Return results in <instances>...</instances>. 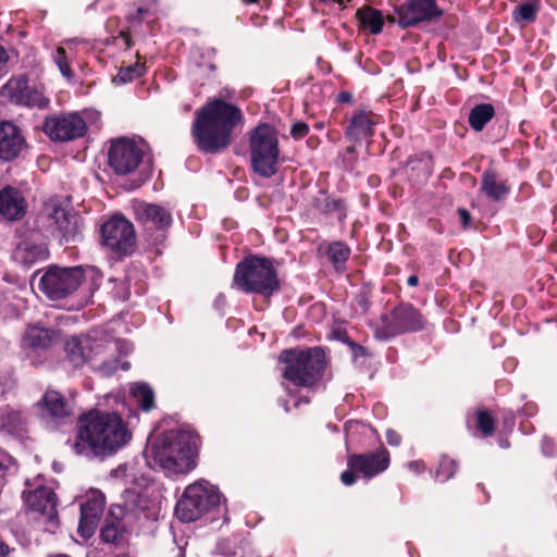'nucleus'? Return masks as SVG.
<instances>
[{"label":"nucleus","instance_id":"1","mask_svg":"<svg viewBox=\"0 0 557 557\" xmlns=\"http://www.w3.org/2000/svg\"><path fill=\"white\" fill-rule=\"evenodd\" d=\"M73 449L77 455L110 456L125 446L132 433L114 412L91 410L78 420Z\"/></svg>","mask_w":557,"mask_h":557},{"label":"nucleus","instance_id":"2","mask_svg":"<svg viewBox=\"0 0 557 557\" xmlns=\"http://www.w3.org/2000/svg\"><path fill=\"white\" fill-rule=\"evenodd\" d=\"M242 122L238 107L215 99L196 112L191 135L200 151L218 153L231 145L232 133Z\"/></svg>","mask_w":557,"mask_h":557},{"label":"nucleus","instance_id":"3","mask_svg":"<svg viewBox=\"0 0 557 557\" xmlns=\"http://www.w3.org/2000/svg\"><path fill=\"white\" fill-rule=\"evenodd\" d=\"M199 436L185 430L160 434L150 447L149 458L168 475L186 474L197 466Z\"/></svg>","mask_w":557,"mask_h":557},{"label":"nucleus","instance_id":"4","mask_svg":"<svg viewBox=\"0 0 557 557\" xmlns=\"http://www.w3.org/2000/svg\"><path fill=\"white\" fill-rule=\"evenodd\" d=\"M127 348L121 341H112L106 345L92 343L87 337H72L65 343V351L74 366H81L87 361L92 362L94 368L101 374L109 376L119 369L127 370L129 363L122 361V351L125 356Z\"/></svg>","mask_w":557,"mask_h":557},{"label":"nucleus","instance_id":"5","mask_svg":"<svg viewBox=\"0 0 557 557\" xmlns=\"http://www.w3.org/2000/svg\"><path fill=\"white\" fill-rule=\"evenodd\" d=\"M278 360L285 364L284 379L302 387L312 386L323 375L326 367L325 354L320 347L284 350Z\"/></svg>","mask_w":557,"mask_h":557},{"label":"nucleus","instance_id":"6","mask_svg":"<svg viewBox=\"0 0 557 557\" xmlns=\"http://www.w3.org/2000/svg\"><path fill=\"white\" fill-rule=\"evenodd\" d=\"M234 284L245 293L272 295L278 288V280L271 261L256 256L245 258L236 267Z\"/></svg>","mask_w":557,"mask_h":557},{"label":"nucleus","instance_id":"7","mask_svg":"<svg viewBox=\"0 0 557 557\" xmlns=\"http://www.w3.org/2000/svg\"><path fill=\"white\" fill-rule=\"evenodd\" d=\"M251 168L258 175L269 178L278 169V138L275 129L269 124L257 126L249 138Z\"/></svg>","mask_w":557,"mask_h":557},{"label":"nucleus","instance_id":"8","mask_svg":"<svg viewBox=\"0 0 557 557\" xmlns=\"http://www.w3.org/2000/svg\"><path fill=\"white\" fill-rule=\"evenodd\" d=\"M220 503V495L207 481L189 484L175 506L176 517L193 522Z\"/></svg>","mask_w":557,"mask_h":557},{"label":"nucleus","instance_id":"9","mask_svg":"<svg viewBox=\"0 0 557 557\" xmlns=\"http://www.w3.org/2000/svg\"><path fill=\"white\" fill-rule=\"evenodd\" d=\"M84 277L83 267H49L39 278L38 289L52 300L62 299L73 294Z\"/></svg>","mask_w":557,"mask_h":557},{"label":"nucleus","instance_id":"10","mask_svg":"<svg viewBox=\"0 0 557 557\" xmlns=\"http://www.w3.org/2000/svg\"><path fill=\"white\" fill-rule=\"evenodd\" d=\"M41 219L47 226L57 234L61 240L71 242L81 233V220L76 214H71L61 203L59 198L48 199L42 207Z\"/></svg>","mask_w":557,"mask_h":557},{"label":"nucleus","instance_id":"11","mask_svg":"<svg viewBox=\"0 0 557 557\" xmlns=\"http://www.w3.org/2000/svg\"><path fill=\"white\" fill-rule=\"evenodd\" d=\"M0 97L10 103L21 104L29 108L45 109L49 104V99L42 90L28 86L25 76L12 77L0 88Z\"/></svg>","mask_w":557,"mask_h":557},{"label":"nucleus","instance_id":"12","mask_svg":"<svg viewBox=\"0 0 557 557\" xmlns=\"http://www.w3.org/2000/svg\"><path fill=\"white\" fill-rule=\"evenodd\" d=\"M144 151L140 145L128 138L112 140L109 149V165L117 175L134 172L140 164Z\"/></svg>","mask_w":557,"mask_h":557},{"label":"nucleus","instance_id":"13","mask_svg":"<svg viewBox=\"0 0 557 557\" xmlns=\"http://www.w3.org/2000/svg\"><path fill=\"white\" fill-rule=\"evenodd\" d=\"M101 238L103 245L124 255L131 253L136 243L133 224L117 215L102 224Z\"/></svg>","mask_w":557,"mask_h":557},{"label":"nucleus","instance_id":"14","mask_svg":"<svg viewBox=\"0 0 557 557\" xmlns=\"http://www.w3.org/2000/svg\"><path fill=\"white\" fill-rule=\"evenodd\" d=\"M398 15L397 25L401 28L416 27L443 15L435 0H406L395 8Z\"/></svg>","mask_w":557,"mask_h":557},{"label":"nucleus","instance_id":"15","mask_svg":"<svg viewBox=\"0 0 557 557\" xmlns=\"http://www.w3.org/2000/svg\"><path fill=\"white\" fill-rule=\"evenodd\" d=\"M27 507L39 513L47 522L48 529L58 527L57 495L51 487L39 483L34 488L23 492Z\"/></svg>","mask_w":557,"mask_h":557},{"label":"nucleus","instance_id":"16","mask_svg":"<svg viewBox=\"0 0 557 557\" xmlns=\"http://www.w3.org/2000/svg\"><path fill=\"white\" fill-rule=\"evenodd\" d=\"M87 126L84 119L77 113L62 114L47 117L44 132L52 139L60 141L73 140L84 136Z\"/></svg>","mask_w":557,"mask_h":557},{"label":"nucleus","instance_id":"17","mask_svg":"<svg viewBox=\"0 0 557 557\" xmlns=\"http://www.w3.org/2000/svg\"><path fill=\"white\" fill-rule=\"evenodd\" d=\"M106 506V497L100 491H90L81 504L78 534L83 539L94 535Z\"/></svg>","mask_w":557,"mask_h":557},{"label":"nucleus","instance_id":"18","mask_svg":"<svg viewBox=\"0 0 557 557\" xmlns=\"http://www.w3.org/2000/svg\"><path fill=\"white\" fill-rule=\"evenodd\" d=\"M348 467L361 473L366 479H371L389 466V453L385 448L369 454H354L347 459Z\"/></svg>","mask_w":557,"mask_h":557},{"label":"nucleus","instance_id":"19","mask_svg":"<svg viewBox=\"0 0 557 557\" xmlns=\"http://www.w3.org/2000/svg\"><path fill=\"white\" fill-rule=\"evenodd\" d=\"M424 320L421 313L411 305H401L393 312V325L385 336H394L403 332H414L423 329Z\"/></svg>","mask_w":557,"mask_h":557},{"label":"nucleus","instance_id":"20","mask_svg":"<svg viewBox=\"0 0 557 557\" xmlns=\"http://www.w3.org/2000/svg\"><path fill=\"white\" fill-rule=\"evenodd\" d=\"M24 146L25 139L21 129L12 122H0V160H13L20 154Z\"/></svg>","mask_w":557,"mask_h":557},{"label":"nucleus","instance_id":"21","mask_svg":"<svg viewBox=\"0 0 557 557\" xmlns=\"http://www.w3.org/2000/svg\"><path fill=\"white\" fill-rule=\"evenodd\" d=\"M134 211L136 220L146 227L162 230L172 223L170 212L159 205L138 202Z\"/></svg>","mask_w":557,"mask_h":557},{"label":"nucleus","instance_id":"22","mask_svg":"<svg viewBox=\"0 0 557 557\" xmlns=\"http://www.w3.org/2000/svg\"><path fill=\"white\" fill-rule=\"evenodd\" d=\"M26 201L22 193L14 187L0 190V214L10 221L18 220L25 214Z\"/></svg>","mask_w":557,"mask_h":557},{"label":"nucleus","instance_id":"23","mask_svg":"<svg viewBox=\"0 0 557 557\" xmlns=\"http://www.w3.org/2000/svg\"><path fill=\"white\" fill-rule=\"evenodd\" d=\"M48 255L47 244L41 238H36L26 239L18 244L13 257L25 267H30L36 262L46 260Z\"/></svg>","mask_w":557,"mask_h":557},{"label":"nucleus","instance_id":"24","mask_svg":"<svg viewBox=\"0 0 557 557\" xmlns=\"http://www.w3.org/2000/svg\"><path fill=\"white\" fill-rule=\"evenodd\" d=\"M376 124L375 115L370 111H357L346 128V136L352 140L370 137L373 134V126Z\"/></svg>","mask_w":557,"mask_h":557},{"label":"nucleus","instance_id":"25","mask_svg":"<svg viewBox=\"0 0 557 557\" xmlns=\"http://www.w3.org/2000/svg\"><path fill=\"white\" fill-rule=\"evenodd\" d=\"M59 339V333L40 327L29 326L23 336V345L33 349H48L53 346Z\"/></svg>","mask_w":557,"mask_h":557},{"label":"nucleus","instance_id":"26","mask_svg":"<svg viewBox=\"0 0 557 557\" xmlns=\"http://www.w3.org/2000/svg\"><path fill=\"white\" fill-rule=\"evenodd\" d=\"M356 18L358 26L371 35H379L383 30L385 17L382 11L373 7L362 5L356 11Z\"/></svg>","mask_w":557,"mask_h":557},{"label":"nucleus","instance_id":"27","mask_svg":"<svg viewBox=\"0 0 557 557\" xmlns=\"http://www.w3.org/2000/svg\"><path fill=\"white\" fill-rule=\"evenodd\" d=\"M41 401L49 416L54 420H63L72 413L67 400L57 391H47Z\"/></svg>","mask_w":557,"mask_h":557},{"label":"nucleus","instance_id":"28","mask_svg":"<svg viewBox=\"0 0 557 557\" xmlns=\"http://www.w3.org/2000/svg\"><path fill=\"white\" fill-rule=\"evenodd\" d=\"M481 190L488 198L498 201L509 193V187L497 177L495 171L486 170L482 175Z\"/></svg>","mask_w":557,"mask_h":557},{"label":"nucleus","instance_id":"29","mask_svg":"<svg viewBox=\"0 0 557 557\" xmlns=\"http://www.w3.org/2000/svg\"><path fill=\"white\" fill-rule=\"evenodd\" d=\"M0 430L11 435H20L25 430V420L22 413L8 409L0 417Z\"/></svg>","mask_w":557,"mask_h":557},{"label":"nucleus","instance_id":"30","mask_svg":"<svg viewBox=\"0 0 557 557\" xmlns=\"http://www.w3.org/2000/svg\"><path fill=\"white\" fill-rule=\"evenodd\" d=\"M495 114L494 107L490 103H481L476 104L469 114V124L470 126L480 132L484 128V126L493 119Z\"/></svg>","mask_w":557,"mask_h":557},{"label":"nucleus","instance_id":"31","mask_svg":"<svg viewBox=\"0 0 557 557\" xmlns=\"http://www.w3.org/2000/svg\"><path fill=\"white\" fill-rule=\"evenodd\" d=\"M131 392L143 410L149 411L154 407V395L149 385L145 383L134 384Z\"/></svg>","mask_w":557,"mask_h":557},{"label":"nucleus","instance_id":"32","mask_svg":"<svg viewBox=\"0 0 557 557\" xmlns=\"http://www.w3.org/2000/svg\"><path fill=\"white\" fill-rule=\"evenodd\" d=\"M540 4L537 1H529L518 5L512 12V18L517 23H532L535 21Z\"/></svg>","mask_w":557,"mask_h":557},{"label":"nucleus","instance_id":"33","mask_svg":"<svg viewBox=\"0 0 557 557\" xmlns=\"http://www.w3.org/2000/svg\"><path fill=\"white\" fill-rule=\"evenodd\" d=\"M144 74V66L139 63L131 64L125 67H121L117 75L113 78L114 83L125 84L140 77Z\"/></svg>","mask_w":557,"mask_h":557},{"label":"nucleus","instance_id":"34","mask_svg":"<svg viewBox=\"0 0 557 557\" xmlns=\"http://www.w3.org/2000/svg\"><path fill=\"white\" fill-rule=\"evenodd\" d=\"M122 536V527L119 521L107 520L100 530V537L106 543H116Z\"/></svg>","mask_w":557,"mask_h":557},{"label":"nucleus","instance_id":"35","mask_svg":"<svg viewBox=\"0 0 557 557\" xmlns=\"http://www.w3.org/2000/svg\"><path fill=\"white\" fill-rule=\"evenodd\" d=\"M350 253V249L343 243H333L327 250L330 260L334 264H342L346 262Z\"/></svg>","mask_w":557,"mask_h":557},{"label":"nucleus","instance_id":"36","mask_svg":"<svg viewBox=\"0 0 557 557\" xmlns=\"http://www.w3.org/2000/svg\"><path fill=\"white\" fill-rule=\"evenodd\" d=\"M457 465L456 461L449 457H442L438 463V468L436 470V478L445 482L449 480L456 472Z\"/></svg>","mask_w":557,"mask_h":557},{"label":"nucleus","instance_id":"37","mask_svg":"<svg viewBox=\"0 0 557 557\" xmlns=\"http://www.w3.org/2000/svg\"><path fill=\"white\" fill-rule=\"evenodd\" d=\"M53 60L63 76H65L66 78H71L73 76V71L70 66V62L66 57L64 48H62V47L57 48L55 53L53 55Z\"/></svg>","mask_w":557,"mask_h":557},{"label":"nucleus","instance_id":"38","mask_svg":"<svg viewBox=\"0 0 557 557\" xmlns=\"http://www.w3.org/2000/svg\"><path fill=\"white\" fill-rule=\"evenodd\" d=\"M476 426L485 436L492 435L495 431L494 419L486 411L478 412Z\"/></svg>","mask_w":557,"mask_h":557},{"label":"nucleus","instance_id":"39","mask_svg":"<svg viewBox=\"0 0 557 557\" xmlns=\"http://www.w3.org/2000/svg\"><path fill=\"white\" fill-rule=\"evenodd\" d=\"M410 164L411 170H420L421 174L419 176H421L422 180H426L431 175L432 168L431 158L429 156H425L417 161H411Z\"/></svg>","mask_w":557,"mask_h":557},{"label":"nucleus","instance_id":"40","mask_svg":"<svg viewBox=\"0 0 557 557\" xmlns=\"http://www.w3.org/2000/svg\"><path fill=\"white\" fill-rule=\"evenodd\" d=\"M309 133V126L302 121L295 122L290 127V136L296 139H302Z\"/></svg>","mask_w":557,"mask_h":557},{"label":"nucleus","instance_id":"41","mask_svg":"<svg viewBox=\"0 0 557 557\" xmlns=\"http://www.w3.org/2000/svg\"><path fill=\"white\" fill-rule=\"evenodd\" d=\"M355 472L356 471L351 470L350 468L348 470L344 471L341 474V481L343 482V484H345L347 486L352 485L357 481Z\"/></svg>","mask_w":557,"mask_h":557},{"label":"nucleus","instance_id":"42","mask_svg":"<svg viewBox=\"0 0 557 557\" xmlns=\"http://www.w3.org/2000/svg\"><path fill=\"white\" fill-rule=\"evenodd\" d=\"M117 288L119 290L116 292V297L122 301L127 300L129 297V289L127 284L125 282H120L117 284Z\"/></svg>","mask_w":557,"mask_h":557},{"label":"nucleus","instance_id":"43","mask_svg":"<svg viewBox=\"0 0 557 557\" xmlns=\"http://www.w3.org/2000/svg\"><path fill=\"white\" fill-rule=\"evenodd\" d=\"M386 441L391 446H398L401 442V437L396 431L387 430Z\"/></svg>","mask_w":557,"mask_h":557},{"label":"nucleus","instance_id":"44","mask_svg":"<svg viewBox=\"0 0 557 557\" xmlns=\"http://www.w3.org/2000/svg\"><path fill=\"white\" fill-rule=\"evenodd\" d=\"M458 214L461 220L463 227H468L470 224L471 215L466 209H458Z\"/></svg>","mask_w":557,"mask_h":557},{"label":"nucleus","instance_id":"45","mask_svg":"<svg viewBox=\"0 0 557 557\" xmlns=\"http://www.w3.org/2000/svg\"><path fill=\"white\" fill-rule=\"evenodd\" d=\"M8 59L9 58L7 51L2 47H0V72L4 69Z\"/></svg>","mask_w":557,"mask_h":557},{"label":"nucleus","instance_id":"46","mask_svg":"<svg viewBox=\"0 0 557 557\" xmlns=\"http://www.w3.org/2000/svg\"><path fill=\"white\" fill-rule=\"evenodd\" d=\"M349 345L350 347L352 348V351L355 355H363L364 354V348L358 344H355L352 342H349Z\"/></svg>","mask_w":557,"mask_h":557},{"label":"nucleus","instance_id":"47","mask_svg":"<svg viewBox=\"0 0 557 557\" xmlns=\"http://www.w3.org/2000/svg\"><path fill=\"white\" fill-rule=\"evenodd\" d=\"M351 95L349 92L343 91L338 95L339 102H350Z\"/></svg>","mask_w":557,"mask_h":557},{"label":"nucleus","instance_id":"48","mask_svg":"<svg viewBox=\"0 0 557 557\" xmlns=\"http://www.w3.org/2000/svg\"><path fill=\"white\" fill-rule=\"evenodd\" d=\"M418 282H419V280H418V276H417V275H410V276L408 277V280H407V284H408L409 286H412V287L417 286V285H418Z\"/></svg>","mask_w":557,"mask_h":557},{"label":"nucleus","instance_id":"49","mask_svg":"<svg viewBox=\"0 0 557 557\" xmlns=\"http://www.w3.org/2000/svg\"><path fill=\"white\" fill-rule=\"evenodd\" d=\"M8 554V547L3 542L0 541V557H5Z\"/></svg>","mask_w":557,"mask_h":557},{"label":"nucleus","instance_id":"50","mask_svg":"<svg viewBox=\"0 0 557 557\" xmlns=\"http://www.w3.org/2000/svg\"><path fill=\"white\" fill-rule=\"evenodd\" d=\"M385 20L389 23H397L398 15L394 12V14H388Z\"/></svg>","mask_w":557,"mask_h":557},{"label":"nucleus","instance_id":"51","mask_svg":"<svg viewBox=\"0 0 557 557\" xmlns=\"http://www.w3.org/2000/svg\"><path fill=\"white\" fill-rule=\"evenodd\" d=\"M121 36L123 37L126 46L129 48L132 46L131 37L127 34L123 33V32L121 33Z\"/></svg>","mask_w":557,"mask_h":557},{"label":"nucleus","instance_id":"52","mask_svg":"<svg viewBox=\"0 0 557 557\" xmlns=\"http://www.w3.org/2000/svg\"><path fill=\"white\" fill-rule=\"evenodd\" d=\"M7 467L0 462V479L4 476Z\"/></svg>","mask_w":557,"mask_h":557},{"label":"nucleus","instance_id":"53","mask_svg":"<svg viewBox=\"0 0 557 557\" xmlns=\"http://www.w3.org/2000/svg\"><path fill=\"white\" fill-rule=\"evenodd\" d=\"M409 467L414 469V470H419V462L412 461V462L409 463Z\"/></svg>","mask_w":557,"mask_h":557},{"label":"nucleus","instance_id":"54","mask_svg":"<svg viewBox=\"0 0 557 557\" xmlns=\"http://www.w3.org/2000/svg\"><path fill=\"white\" fill-rule=\"evenodd\" d=\"M354 425V422L349 421L345 424V430L348 431L349 429H351Z\"/></svg>","mask_w":557,"mask_h":557},{"label":"nucleus","instance_id":"55","mask_svg":"<svg viewBox=\"0 0 557 557\" xmlns=\"http://www.w3.org/2000/svg\"><path fill=\"white\" fill-rule=\"evenodd\" d=\"M243 1L246 3H252V2H257L258 0H243Z\"/></svg>","mask_w":557,"mask_h":557},{"label":"nucleus","instance_id":"56","mask_svg":"<svg viewBox=\"0 0 557 557\" xmlns=\"http://www.w3.org/2000/svg\"><path fill=\"white\" fill-rule=\"evenodd\" d=\"M116 557H129V556H127V555H120V556H116Z\"/></svg>","mask_w":557,"mask_h":557}]
</instances>
